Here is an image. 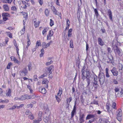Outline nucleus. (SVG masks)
<instances>
[{
	"instance_id": "0eeeda50",
	"label": "nucleus",
	"mask_w": 123,
	"mask_h": 123,
	"mask_svg": "<svg viewBox=\"0 0 123 123\" xmlns=\"http://www.w3.org/2000/svg\"><path fill=\"white\" fill-rule=\"evenodd\" d=\"M111 71L113 76H117L118 75V72L115 67H113Z\"/></svg>"
},
{
	"instance_id": "e433bc0d",
	"label": "nucleus",
	"mask_w": 123,
	"mask_h": 123,
	"mask_svg": "<svg viewBox=\"0 0 123 123\" xmlns=\"http://www.w3.org/2000/svg\"><path fill=\"white\" fill-rule=\"evenodd\" d=\"M54 21L52 19H50L49 25L50 26H52L54 25Z\"/></svg>"
},
{
	"instance_id": "2f4dec72",
	"label": "nucleus",
	"mask_w": 123,
	"mask_h": 123,
	"mask_svg": "<svg viewBox=\"0 0 123 123\" xmlns=\"http://www.w3.org/2000/svg\"><path fill=\"white\" fill-rule=\"evenodd\" d=\"M9 102V100L7 99H6L4 100L0 99V103H8Z\"/></svg>"
},
{
	"instance_id": "473e14b6",
	"label": "nucleus",
	"mask_w": 123,
	"mask_h": 123,
	"mask_svg": "<svg viewBox=\"0 0 123 123\" xmlns=\"http://www.w3.org/2000/svg\"><path fill=\"white\" fill-rule=\"evenodd\" d=\"M45 13L47 16H49V11L48 9H45Z\"/></svg>"
},
{
	"instance_id": "e2e57ef3",
	"label": "nucleus",
	"mask_w": 123,
	"mask_h": 123,
	"mask_svg": "<svg viewBox=\"0 0 123 123\" xmlns=\"http://www.w3.org/2000/svg\"><path fill=\"white\" fill-rule=\"evenodd\" d=\"M20 75L21 76H25L26 75H25V74H24L23 73H22V72H21L20 71Z\"/></svg>"
},
{
	"instance_id": "39448f33",
	"label": "nucleus",
	"mask_w": 123,
	"mask_h": 123,
	"mask_svg": "<svg viewBox=\"0 0 123 123\" xmlns=\"http://www.w3.org/2000/svg\"><path fill=\"white\" fill-rule=\"evenodd\" d=\"M111 106V105L109 102H107L106 103V107L107 111L109 113L112 112V108L110 107Z\"/></svg>"
},
{
	"instance_id": "37998d69",
	"label": "nucleus",
	"mask_w": 123,
	"mask_h": 123,
	"mask_svg": "<svg viewBox=\"0 0 123 123\" xmlns=\"http://www.w3.org/2000/svg\"><path fill=\"white\" fill-rule=\"evenodd\" d=\"M55 98L56 99L58 102V103H59L61 101V99L60 98V97L58 96H57V95H55Z\"/></svg>"
},
{
	"instance_id": "a18cd8bd",
	"label": "nucleus",
	"mask_w": 123,
	"mask_h": 123,
	"mask_svg": "<svg viewBox=\"0 0 123 123\" xmlns=\"http://www.w3.org/2000/svg\"><path fill=\"white\" fill-rule=\"evenodd\" d=\"M112 107L115 110L117 109V108L116 107V104L115 102H113L112 103Z\"/></svg>"
},
{
	"instance_id": "f8f14e48",
	"label": "nucleus",
	"mask_w": 123,
	"mask_h": 123,
	"mask_svg": "<svg viewBox=\"0 0 123 123\" xmlns=\"http://www.w3.org/2000/svg\"><path fill=\"white\" fill-rule=\"evenodd\" d=\"M25 22H24V20H23V28L20 31V32L21 35H22L24 34L25 32Z\"/></svg>"
},
{
	"instance_id": "9b49d317",
	"label": "nucleus",
	"mask_w": 123,
	"mask_h": 123,
	"mask_svg": "<svg viewBox=\"0 0 123 123\" xmlns=\"http://www.w3.org/2000/svg\"><path fill=\"white\" fill-rule=\"evenodd\" d=\"M52 42V41H50L49 43L46 44L44 42L43 44V47L44 48H46L48 47Z\"/></svg>"
},
{
	"instance_id": "2eb2a0df",
	"label": "nucleus",
	"mask_w": 123,
	"mask_h": 123,
	"mask_svg": "<svg viewBox=\"0 0 123 123\" xmlns=\"http://www.w3.org/2000/svg\"><path fill=\"white\" fill-rule=\"evenodd\" d=\"M98 44L101 46H102L104 45V43L101 38H98Z\"/></svg>"
},
{
	"instance_id": "79ce46f5",
	"label": "nucleus",
	"mask_w": 123,
	"mask_h": 123,
	"mask_svg": "<svg viewBox=\"0 0 123 123\" xmlns=\"http://www.w3.org/2000/svg\"><path fill=\"white\" fill-rule=\"evenodd\" d=\"M25 99H29L32 98V96L31 95H29L27 94H25Z\"/></svg>"
},
{
	"instance_id": "1a4fd4ad",
	"label": "nucleus",
	"mask_w": 123,
	"mask_h": 123,
	"mask_svg": "<svg viewBox=\"0 0 123 123\" xmlns=\"http://www.w3.org/2000/svg\"><path fill=\"white\" fill-rule=\"evenodd\" d=\"M49 82V81L46 79H43L42 81V84H45V87L47 89L48 87V84Z\"/></svg>"
},
{
	"instance_id": "4d7b16f0",
	"label": "nucleus",
	"mask_w": 123,
	"mask_h": 123,
	"mask_svg": "<svg viewBox=\"0 0 123 123\" xmlns=\"http://www.w3.org/2000/svg\"><path fill=\"white\" fill-rule=\"evenodd\" d=\"M25 114L27 115H30L31 114V112H30L28 110H27L26 111L25 113Z\"/></svg>"
},
{
	"instance_id": "9d476101",
	"label": "nucleus",
	"mask_w": 123,
	"mask_h": 123,
	"mask_svg": "<svg viewBox=\"0 0 123 123\" xmlns=\"http://www.w3.org/2000/svg\"><path fill=\"white\" fill-rule=\"evenodd\" d=\"M76 104L74 105V107L73 110L71 113V118H72L74 117V114L76 113Z\"/></svg>"
},
{
	"instance_id": "ddd939ff",
	"label": "nucleus",
	"mask_w": 123,
	"mask_h": 123,
	"mask_svg": "<svg viewBox=\"0 0 123 123\" xmlns=\"http://www.w3.org/2000/svg\"><path fill=\"white\" fill-rule=\"evenodd\" d=\"M22 2L23 5L21 7L24 9H26L27 7V5L29 6V4L28 3H26L24 1H22Z\"/></svg>"
},
{
	"instance_id": "5701e85b",
	"label": "nucleus",
	"mask_w": 123,
	"mask_h": 123,
	"mask_svg": "<svg viewBox=\"0 0 123 123\" xmlns=\"http://www.w3.org/2000/svg\"><path fill=\"white\" fill-rule=\"evenodd\" d=\"M95 116V115L93 114H89L86 117V119L88 120L94 117Z\"/></svg>"
},
{
	"instance_id": "5fc2aeb1",
	"label": "nucleus",
	"mask_w": 123,
	"mask_h": 123,
	"mask_svg": "<svg viewBox=\"0 0 123 123\" xmlns=\"http://www.w3.org/2000/svg\"><path fill=\"white\" fill-rule=\"evenodd\" d=\"M37 1L41 6L42 5L43 3V0H37Z\"/></svg>"
},
{
	"instance_id": "58836bf2",
	"label": "nucleus",
	"mask_w": 123,
	"mask_h": 123,
	"mask_svg": "<svg viewBox=\"0 0 123 123\" xmlns=\"http://www.w3.org/2000/svg\"><path fill=\"white\" fill-rule=\"evenodd\" d=\"M93 9H94L95 14L96 15V17H98V11L96 9H94L93 8Z\"/></svg>"
},
{
	"instance_id": "bf43d9fd",
	"label": "nucleus",
	"mask_w": 123,
	"mask_h": 123,
	"mask_svg": "<svg viewBox=\"0 0 123 123\" xmlns=\"http://www.w3.org/2000/svg\"><path fill=\"white\" fill-rule=\"evenodd\" d=\"M113 82L115 84H117L118 83V81L115 79L113 80Z\"/></svg>"
},
{
	"instance_id": "f704fd0d",
	"label": "nucleus",
	"mask_w": 123,
	"mask_h": 123,
	"mask_svg": "<svg viewBox=\"0 0 123 123\" xmlns=\"http://www.w3.org/2000/svg\"><path fill=\"white\" fill-rule=\"evenodd\" d=\"M93 86L95 88V89H97L98 86V83L97 82H94L93 84Z\"/></svg>"
},
{
	"instance_id": "bb28decb",
	"label": "nucleus",
	"mask_w": 123,
	"mask_h": 123,
	"mask_svg": "<svg viewBox=\"0 0 123 123\" xmlns=\"http://www.w3.org/2000/svg\"><path fill=\"white\" fill-rule=\"evenodd\" d=\"M62 88L60 87L59 88V91L57 94V96H58L60 97H61V94L62 93Z\"/></svg>"
},
{
	"instance_id": "72a5a7b5",
	"label": "nucleus",
	"mask_w": 123,
	"mask_h": 123,
	"mask_svg": "<svg viewBox=\"0 0 123 123\" xmlns=\"http://www.w3.org/2000/svg\"><path fill=\"white\" fill-rule=\"evenodd\" d=\"M41 53L40 55V57H41L43 56L44 53V51L43 48H42L41 49Z\"/></svg>"
},
{
	"instance_id": "de8ad7c7",
	"label": "nucleus",
	"mask_w": 123,
	"mask_h": 123,
	"mask_svg": "<svg viewBox=\"0 0 123 123\" xmlns=\"http://www.w3.org/2000/svg\"><path fill=\"white\" fill-rule=\"evenodd\" d=\"M28 70L29 71H30L32 69V64L30 63L28 65Z\"/></svg>"
},
{
	"instance_id": "cd10ccee",
	"label": "nucleus",
	"mask_w": 123,
	"mask_h": 123,
	"mask_svg": "<svg viewBox=\"0 0 123 123\" xmlns=\"http://www.w3.org/2000/svg\"><path fill=\"white\" fill-rule=\"evenodd\" d=\"M5 33L6 34L7 36L10 38H12V34L10 32L6 31V32Z\"/></svg>"
},
{
	"instance_id": "0e129e2a",
	"label": "nucleus",
	"mask_w": 123,
	"mask_h": 123,
	"mask_svg": "<svg viewBox=\"0 0 123 123\" xmlns=\"http://www.w3.org/2000/svg\"><path fill=\"white\" fill-rule=\"evenodd\" d=\"M114 90L115 92H118L119 90V88L118 87H115L114 89Z\"/></svg>"
},
{
	"instance_id": "13d9d810",
	"label": "nucleus",
	"mask_w": 123,
	"mask_h": 123,
	"mask_svg": "<svg viewBox=\"0 0 123 123\" xmlns=\"http://www.w3.org/2000/svg\"><path fill=\"white\" fill-rule=\"evenodd\" d=\"M53 62L52 61H51L49 62H48L46 63V65L47 66H49L50 64L52 63Z\"/></svg>"
},
{
	"instance_id": "6ab92c4d",
	"label": "nucleus",
	"mask_w": 123,
	"mask_h": 123,
	"mask_svg": "<svg viewBox=\"0 0 123 123\" xmlns=\"http://www.w3.org/2000/svg\"><path fill=\"white\" fill-rule=\"evenodd\" d=\"M11 90L9 88L7 90H6V95L7 97H10L11 95Z\"/></svg>"
},
{
	"instance_id": "f3484780",
	"label": "nucleus",
	"mask_w": 123,
	"mask_h": 123,
	"mask_svg": "<svg viewBox=\"0 0 123 123\" xmlns=\"http://www.w3.org/2000/svg\"><path fill=\"white\" fill-rule=\"evenodd\" d=\"M11 59L12 61H14L15 63L19 64L20 62L14 56H12L11 57Z\"/></svg>"
},
{
	"instance_id": "423d86ee",
	"label": "nucleus",
	"mask_w": 123,
	"mask_h": 123,
	"mask_svg": "<svg viewBox=\"0 0 123 123\" xmlns=\"http://www.w3.org/2000/svg\"><path fill=\"white\" fill-rule=\"evenodd\" d=\"M85 115L82 113H80L79 115V120L80 123H83L84 121V118L85 117Z\"/></svg>"
},
{
	"instance_id": "603ef678",
	"label": "nucleus",
	"mask_w": 123,
	"mask_h": 123,
	"mask_svg": "<svg viewBox=\"0 0 123 123\" xmlns=\"http://www.w3.org/2000/svg\"><path fill=\"white\" fill-rule=\"evenodd\" d=\"M11 10L13 11H17V8L15 6H13L11 7Z\"/></svg>"
},
{
	"instance_id": "aec40b11",
	"label": "nucleus",
	"mask_w": 123,
	"mask_h": 123,
	"mask_svg": "<svg viewBox=\"0 0 123 123\" xmlns=\"http://www.w3.org/2000/svg\"><path fill=\"white\" fill-rule=\"evenodd\" d=\"M54 66H51L47 68V70L49 71L50 74L52 73L54 70Z\"/></svg>"
},
{
	"instance_id": "49530a36",
	"label": "nucleus",
	"mask_w": 123,
	"mask_h": 123,
	"mask_svg": "<svg viewBox=\"0 0 123 123\" xmlns=\"http://www.w3.org/2000/svg\"><path fill=\"white\" fill-rule=\"evenodd\" d=\"M12 65V63L11 62H9L6 68L7 69H10L11 66Z\"/></svg>"
},
{
	"instance_id": "3c124183",
	"label": "nucleus",
	"mask_w": 123,
	"mask_h": 123,
	"mask_svg": "<svg viewBox=\"0 0 123 123\" xmlns=\"http://www.w3.org/2000/svg\"><path fill=\"white\" fill-rule=\"evenodd\" d=\"M17 107V105H13L12 107L9 109V110H13L16 109Z\"/></svg>"
},
{
	"instance_id": "a878e982",
	"label": "nucleus",
	"mask_w": 123,
	"mask_h": 123,
	"mask_svg": "<svg viewBox=\"0 0 123 123\" xmlns=\"http://www.w3.org/2000/svg\"><path fill=\"white\" fill-rule=\"evenodd\" d=\"M41 45V43L40 40L37 41L36 43L35 47L36 48H38L39 46H40Z\"/></svg>"
},
{
	"instance_id": "69168bd1",
	"label": "nucleus",
	"mask_w": 123,
	"mask_h": 123,
	"mask_svg": "<svg viewBox=\"0 0 123 123\" xmlns=\"http://www.w3.org/2000/svg\"><path fill=\"white\" fill-rule=\"evenodd\" d=\"M14 28L13 27H9L7 28H6L7 29L9 30H13L14 29Z\"/></svg>"
},
{
	"instance_id": "b1692460",
	"label": "nucleus",
	"mask_w": 123,
	"mask_h": 123,
	"mask_svg": "<svg viewBox=\"0 0 123 123\" xmlns=\"http://www.w3.org/2000/svg\"><path fill=\"white\" fill-rule=\"evenodd\" d=\"M21 13H22L23 15V17L25 19V20H24V22H25V21L28 18V13L27 12H22Z\"/></svg>"
},
{
	"instance_id": "7ed1b4c3",
	"label": "nucleus",
	"mask_w": 123,
	"mask_h": 123,
	"mask_svg": "<svg viewBox=\"0 0 123 123\" xmlns=\"http://www.w3.org/2000/svg\"><path fill=\"white\" fill-rule=\"evenodd\" d=\"M117 114L116 118L117 120L119 121H121L122 119V110L119 109L116 111Z\"/></svg>"
},
{
	"instance_id": "f03ea898",
	"label": "nucleus",
	"mask_w": 123,
	"mask_h": 123,
	"mask_svg": "<svg viewBox=\"0 0 123 123\" xmlns=\"http://www.w3.org/2000/svg\"><path fill=\"white\" fill-rule=\"evenodd\" d=\"M98 79L100 85H102L104 83L105 81V74L103 73H99L98 75Z\"/></svg>"
},
{
	"instance_id": "09e8293b",
	"label": "nucleus",
	"mask_w": 123,
	"mask_h": 123,
	"mask_svg": "<svg viewBox=\"0 0 123 123\" xmlns=\"http://www.w3.org/2000/svg\"><path fill=\"white\" fill-rule=\"evenodd\" d=\"M29 118L31 120H32L34 118V117L32 114L28 116Z\"/></svg>"
},
{
	"instance_id": "c9c22d12",
	"label": "nucleus",
	"mask_w": 123,
	"mask_h": 123,
	"mask_svg": "<svg viewBox=\"0 0 123 123\" xmlns=\"http://www.w3.org/2000/svg\"><path fill=\"white\" fill-rule=\"evenodd\" d=\"M27 88L30 90V93H32L33 92V90L32 89L31 86L29 85H27Z\"/></svg>"
},
{
	"instance_id": "412c9836",
	"label": "nucleus",
	"mask_w": 123,
	"mask_h": 123,
	"mask_svg": "<svg viewBox=\"0 0 123 123\" xmlns=\"http://www.w3.org/2000/svg\"><path fill=\"white\" fill-rule=\"evenodd\" d=\"M49 28L47 27H44L42 31V34L43 35H44L45 34H46L48 31Z\"/></svg>"
},
{
	"instance_id": "dca6fc26",
	"label": "nucleus",
	"mask_w": 123,
	"mask_h": 123,
	"mask_svg": "<svg viewBox=\"0 0 123 123\" xmlns=\"http://www.w3.org/2000/svg\"><path fill=\"white\" fill-rule=\"evenodd\" d=\"M41 22L40 21L37 22L36 21H33L34 26L35 28H38L40 25Z\"/></svg>"
},
{
	"instance_id": "6e6d98bb",
	"label": "nucleus",
	"mask_w": 123,
	"mask_h": 123,
	"mask_svg": "<svg viewBox=\"0 0 123 123\" xmlns=\"http://www.w3.org/2000/svg\"><path fill=\"white\" fill-rule=\"evenodd\" d=\"M92 104H93L96 105H98V101H96L95 100H94L93 102L92 103H91Z\"/></svg>"
},
{
	"instance_id": "4be33fe9",
	"label": "nucleus",
	"mask_w": 123,
	"mask_h": 123,
	"mask_svg": "<svg viewBox=\"0 0 123 123\" xmlns=\"http://www.w3.org/2000/svg\"><path fill=\"white\" fill-rule=\"evenodd\" d=\"M116 47L117 48V49H116V52L119 55H122V53L121 50L119 49L118 48L117 46H116Z\"/></svg>"
},
{
	"instance_id": "4c0bfd02",
	"label": "nucleus",
	"mask_w": 123,
	"mask_h": 123,
	"mask_svg": "<svg viewBox=\"0 0 123 123\" xmlns=\"http://www.w3.org/2000/svg\"><path fill=\"white\" fill-rule=\"evenodd\" d=\"M25 94L21 96L19 98V100L23 101L25 100Z\"/></svg>"
},
{
	"instance_id": "c85d7f7f",
	"label": "nucleus",
	"mask_w": 123,
	"mask_h": 123,
	"mask_svg": "<svg viewBox=\"0 0 123 123\" xmlns=\"http://www.w3.org/2000/svg\"><path fill=\"white\" fill-rule=\"evenodd\" d=\"M2 17H10V15L7 13H3L2 14Z\"/></svg>"
},
{
	"instance_id": "052dcab7",
	"label": "nucleus",
	"mask_w": 123,
	"mask_h": 123,
	"mask_svg": "<svg viewBox=\"0 0 123 123\" xmlns=\"http://www.w3.org/2000/svg\"><path fill=\"white\" fill-rule=\"evenodd\" d=\"M37 76L36 75H34L33 77V80L34 81H36V80H37Z\"/></svg>"
},
{
	"instance_id": "680f3d73",
	"label": "nucleus",
	"mask_w": 123,
	"mask_h": 123,
	"mask_svg": "<svg viewBox=\"0 0 123 123\" xmlns=\"http://www.w3.org/2000/svg\"><path fill=\"white\" fill-rule=\"evenodd\" d=\"M70 22L69 20L67 19L66 22V25L70 26Z\"/></svg>"
},
{
	"instance_id": "a19ab883",
	"label": "nucleus",
	"mask_w": 123,
	"mask_h": 123,
	"mask_svg": "<svg viewBox=\"0 0 123 123\" xmlns=\"http://www.w3.org/2000/svg\"><path fill=\"white\" fill-rule=\"evenodd\" d=\"M5 43L4 44V46H6L7 45V43L9 41V38L7 37H6L5 39Z\"/></svg>"
},
{
	"instance_id": "20e7f679",
	"label": "nucleus",
	"mask_w": 123,
	"mask_h": 123,
	"mask_svg": "<svg viewBox=\"0 0 123 123\" xmlns=\"http://www.w3.org/2000/svg\"><path fill=\"white\" fill-rule=\"evenodd\" d=\"M51 9L52 11L54 14L56 15H58L61 18V12H58L54 6H52Z\"/></svg>"
},
{
	"instance_id": "f257e3e1",
	"label": "nucleus",
	"mask_w": 123,
	"mask_h": 123,
	"mask_svg": "<svg viewBox=\"0 0 123 123\" xmlns=\"http://www.w3.org/2000/svg\"><path fill=\"white\" fill-rule=\"evenodd\" d=\"M85 69V68L84 67L81 70V72L83 76L86 77L87 79L86 80L88 84L87 86H89L91 82V80L90 79V74L89 71L88 70L86 69V71H84Z\"/></svg>"
},
{
	"instance_id": "4468645a",
	"label": "nucleus",
	"mask_w": 123,
	"mask_h": 123,
	"mask_svg": "<svg viewBox=\"0 0 123 123\" xmlns=\"http://www.w3.org/2000/svg\"><path fill=\"white\" fill-rule=\"evenodd\" d=\"M45 88L40 87L39 88V91L43 94H45L47 92V90L45 89Z\"/></svg>"
},
{
	"instance_id": "7c9ffc66",
	"label": "nucleus",
	"mask_w": 123,
	"mask_h": 123,
	"mask_svg": "<svg viewBox=\"0 0 123 123\" xmlns=\"http://www.w3.org/2000/svg\"><path fill=\"white\" fill-rule=\"evenodd\" d=\"M20 71L23 73L25 75H26L28 74V71L26 68H25L23 69Z\"/></svg>"
},
{
	"instance_id": "c03bdc74",
	"label": "nucleus",
	"mask_w": 123,
	"mask_h": 123,
	"mask_svg": "<svg viewBox=\"0 0 123 123\" xmlns=\"http://www.w3.org/2000/svg\"><path fill=\"white\" fill-rule=\"evenodd\" d=\"M70 47L71 48H73V41L71 39L70 40Z\"/></svg>"
},
{
	"instance_id": "338daca9",
	"label": "nucleus",
	"mask_w": 123,
	"mask_h": 123,
	"mask_svg": "<svg viewBox=\"0 0 123 123\" xmlns=\"http://www.w3.org/2000/svg\"><path fill=\"white\" fill-rule=\"evenodd\" d=\"M47 118L48 119V118L46 117V118H44L43 119V120L46 123H48V120L47 119Z\"/></svg>"
},
{
	"instance_id": "8fccbe9b",
	"label": "nucleus",
	"mask_w": 123,
	"mask_h": 123,
	"mask_svg": "<svg viewBox=\"0 0 123 123\" xmlns=\"http://www.w3.org/2000/svg\"><path fill=\"white\" fill-rule=\"evenodd\" d=\"M72 100V98L71 97H70L69 98H67V103L68 104Z\"/></svg>"
},
{
	"instance_id": "393cba45",
	"label": "nucleus",
	"mask_w": 123,
	"mask_h": 123,
	"mask_svg": "<svg viewBox=\"0 0 123 123\" xmlns=\"http://www.w3.org/2000/svg\"><path fill=\"white\" fill-rule=\"evenodd\" d=\"M3 9L5 11H8L9 10L8 6L7 4H4L3 6Z\"/></svg>"
},
{
	"instance_id": "c756f323",
	"label": "nucleus",
	"mask_w": 123,
	"mask_h": 123,
	"mask_svg": "<svg viewBox=\"0 0 123 123\" xmlns=\"http://www.w3.org/2000/svg\"><path fill=\"white\" fill-rule=\"evenodd\" d=\"M109 69L108 68H107L105 69V75L106 77L109 78L110 76L108 73Z\"/></svg>"
},
{
	"instance_id": "774afa93",
	"label": "nucleus",
	"mask_w": 123,
	"mask_h": 123,
	"mask_svg": "<svg viewBox=\"0 0 123 123\" xmlns=\"http://www.w3.org/2000/svg\"><path fill=\"white\" fill-rule=\"evenodd\" d=\"M72 35V32H71L68 31V37H71Z\"/></svg>"
},
{
	"instance_id": "864d4df0",
	"label": "nucleus",
	"mask_w": 123,
	"mask_h": 123,
	"mask_svg": "<svg viewBox=\"0 0 123 123\" xmlns=\"http://www.w3.org/2000/svg\"><path fill=\"white\" fill-rule=\"evenodd\" d=\"M93 78H94L93 80H94V82H97V83H98V81H97L98 77H97V76L96 75L95 76H94Z\"/></svg>"
},
{
	"instance_id": "ea45409f",
	"label": "nucleus",
	"mask_w": 123,
	"mask_h": 123,
	"mask_svg": "<svg viewBox=\"0 0 123 123\" xmlns=\"http://www.w3.org/2000/svg\"><path fill=\"white\" fill-rule=\"evenodd\" d=\"M28 40L27 41V45L26 46V48H28V47L30 46V45L31 44V43L30 42V40L29 38V37H28Z\"/></svg>"
},
{
	"instance_id": "a211bd4d",
	"label": "nucleus",
	"mask_w": 123,
	"mask_h": 123,
	"mask_svg": "<svg viewBox=\"0 0 123 123\" xmlns=\"http://www.w3.org/2000/svg\"><path fill=\"white\" fill-rule=\"evenodd\" d=\"M107 12L110 19L112 21H113L112 13L111 10L108 9L107 11Z\"/></svg>"
},
{
	"instance_id": "6e6552de",
	"label": "nucleus",
	"mask_w": 123,
	"mask_h": 123,
	"mask_svg": "<svg viewBox=\"0 0 123 123\" xmlns=\"http://www.w3.org/2000/svg\"><path fill=\"white\" fill-rule=\"evenodd\" d=\"M54 33V32L52 30H51L49 31L47 36V40H50L51 38V37L52 36Z\"/></svg>"
}]
</instances>
